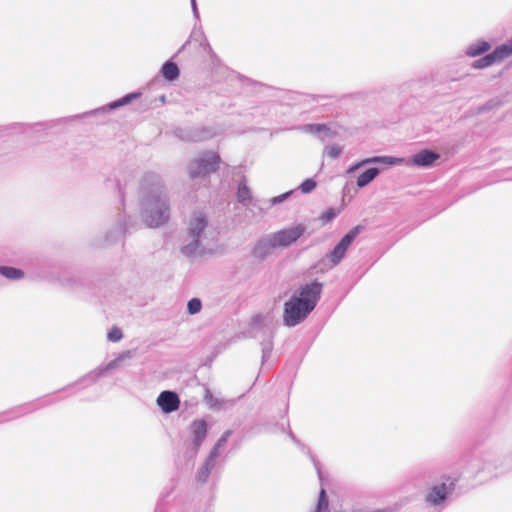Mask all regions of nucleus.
<instances>
[{"label": "nucleus", "mask_w": 512, "mask_h": 512, "mask_svg": "<svg viewBox=\"0 0 512 512\" xmlns=\"http://www.w3.org/2000/svg\"><path fill=\"white\" fill-rule=\"evenodd\" d=\"M322 291V285L317 282L307 284L300 291L299 297H293L285 303L284 320L289 326H295L303 321L315 308Z\"/></svg>", "instance_id": "f257e3e1"}, {"label": "nucleus", "mask_w": 512, "mask_h": 512, "mask_svg": "<svg viewBox=\"0 0 512 512\" xmlns=\"http://www.w3.org/2000/svg\"><path fill=\"white\" fill-rule=\"evenodd\" d=\"M305 232V226L298 224L274 233L268 242H260L255 248L256 255H262L263 248L287 247L299 239Z\"/></svg>", "instance_id": "f03ea898"}, {"label": "nucleus", "mask_w": 512, "mask_h": 512, "mask_svg": "<svg viewBox=\"0 0 512 512\" xmlns=\"http://www.w3.org/2000/svg\"><path fill=\"white\" fill-rule=\"evenodd\" d=\"M220 157L215 152L205 153L202 157L198 158L191 163L190 177L192 179L198 176H205L218 169Z\"/></svg>", "instance_id": "7ed1b4c3"}, {"label": "nucleus", "mask_w": 512, "mask_h": 512, "mask_svg": "<svg viewBox=\"0 0 512 512\" xmlns=\"http://www.w3.org/2000/svg\"><path fill=\"white\" fill-rule=\"evenodd\" d=\"M157 403L165 413H171L178 410L180 399L175 392L163 391L158 396Z\"/></svg>", "instance_id": "20e7f679"}, {"label": "nucleus", "mask_w": 512, "mask_h": 512, "mask_svg": "<svg viewBox=\"0 0 512 512\" xmlns=\"http://www.w3.org/2000/svg\"><path fill=\"white\" fill-rule=\"evenodd\" d=\"M195 450H198L207 435V423L203 419L194 420L190 425Z\"/></svg>", "instance_id": "39448f33"}, {"label": "nucleus", "mask_w": 512, "mask_h": 512, "mask_svg": "<svg viewBox=\"0 0 512 512\" xmlns=\"http://www.w3.org/2000/svg\"><path fill=\"white\" fill-rule=\"evenodd\" d=\"M449 488L445 483L434 485L426 495V502L437 505L446 499Z\"/></svg>", "instance_id": "423d86ee"}, {"label": "nucleus", "mask_w": 512, "mask_h": 512, "mask_svg": "<svg viewBox=\"0 0 512 512\" xmlns=\"http://www.w3.org/2000/svg\"><path fill=\"white\" fill-rule=\"evenodd\" d=\"M437 159H439V154L430 150H422L419 153L413 155L411 162L414 166H430Z\"/></svg>", "instance_id": "0eeeda50"}, {"label": "nucleus", "mask_w": 512, "mask_h": 512, "mask_svg": "<svg viewBox=\"0 0 512 512\" xmlns=\"http://www.w3.org/2000/svg\"><path fill=\"white\" fill-rule=\"evenodd\" d=\"M207 221L202 214L195 213L189 222V233L193 238H198L206 227Z\"/></svg>", "instance_id": "6e6552de"}, {"label": "nucleus", "mask_w": 512, "mask_h": 512, "mask_svg": "<svg viewBox=\"0 0 512 512\" xmlns=\"http://www.w3.org/2000/svg\"><path fill=\"white\" fill-rule=\"evenodd\" d=\"M168 219V207L159 211H150L146 217V222L150 227H157Z\"/></svg>", "instance_id": "1a4fd4ad"}, {"label": "nucleus", "mask_w": 512, "mask_h": 512, "mask_svg": "<svg viewBox=\"0 0 512 512\" xmlns=\"http://www.w3.org/2000/svg\"><path fill=\"white\" fill-rule=\"evenodd\" d=\"M496 62H501L504 59L510 57L512 55V39L507 41L506 43L498 46L493 52H492Z\"/></svg>", "instance_id": "9d476101"}, {"label": "nucleus", "mask_w": 512, "mask_h": 512, "mask_svg": "<svg viewBox=\"0 0 512 512\" xmlns=\"http://www.w3.org/2000/svg\"><path fill=\"white\" fill-rule=\"evenodd\" d=\"M403 160L402 159H399V158H394V157H388V156H384V157H373V158H370V159H366L364 161H362L361 163H358L354 166H352L349 171H354L356 169H358L360 166H362L363 164H366V163H369V162H377V163H385V164H389V165H394V164H398V163H401Z\"/></svg>", "instance_id": "9b49d317"}, {"label": "nucleus", "mask_w": 512, "mask_h": 512, "mask_svg": "<svg viewBox=\"0 0 512 512\" xmlns=\"http://www.w3.org/2000/svg\"><path fill=\"white\" fill-rule=\"evenodd\" d=\"M379 173L377 168H369L363 173H361L357 178V186L362 188L368 185Z\"/></svg>", "instance_id": "f8f14e48"}, {"label": "nucleus", "mask_w": 512, "mask_h": 512, "mask_svg": "<svg viewBox=\"0 0 512 512\" xmlns=\"http://www.w3.org/2000/svg\"><path fill=\"white\" fill-rule=\"evenodd\" d=\"M162 74L167 80L173 81L179 76L178 66L174 62H166L162 67Z\"/></svg>", "instance_id": "ddd939ff"}, {"label": "nucleus", "mask_w": 512, "mask_h": 512, "mask_svg": "<svg viewBox=\"0 0 512 512\" xmlns=\"http://www.w3.org/2000/svg\"><path fill=\"white\" fill-rule=\"evenodd\" d=\"M361 227L356 226L352 228L337 244L341 248L347 251L348 247L351 245L352 241L357 237L360 232Z\"/></svg>", "instance_id": "4468645a"}, {"label": "nucleus", "mask_w": 512, "mask_h": 512, "mask_svg": "<svg viewBox=\"0 0 512 512\" xmlns=\"http://www.w3.org/2000/svg\"><path fill=\"white\" fill-rule=\"evenodd\" d=\"M361 227L356 226L352 228L337 244L341 248L347 251L348 247L351 245L352 241L357 237L360 232Z\"/></svg>", "instance_id": "2eb2a0df"}, {"label": "nucleus", "mask_w": 512, "mask_h": 512, "mask_svg": "<svg viewBox=\"0 0 512 512\" xmlns=\"http://www.w3.org/2000/svg\"><path fill=\"white\" fill-rule=\"evenodd\" d=\"M490 48H491V46L488 42L481 41V42L475 43L469 47L468 55H470L472 57H476V56H479V55L487 52L488 50H490Z\"/></svg>", "instance_id": "dca6fc26"}, {"label": "nucleus", "mask_w": 512, "mask_h": 512, "mask_svg": "<svg viewBox=\"0 0 512 512\" xmlns=\"http://www.w3.org/2000/svg\"><path fill=\"white\" fill-rule=\"evenodd\" d=\"M237 198H238V201L243 204H248L251 202V199H252L251 191L248 188V186L246 185V183L241 182L239 184L238 191H237Z\"/></svg>", "instance_id": "f3484780"}, {"label": "nucleus", "mask_w": 512, "mask_h": 512, "mask_svg": "<svg viewBox=\"0 0 512 512\" xmlns=\"http://www.w3.org/2000/svg\"><path fill=\"white\" fill-rule=\"evenodd\" d=\"M0 273L4 277L12 280L20 279L24 276V272L22 270L7 266H1Z\"/></svg>", "instance_id": "a211bd4d"}, {"label": "nucleus", "mask_w": 512, "mask_h": 512, "mask_svg": "<svg viewBox=\"0 0 512 512\" xmlns=\"http://www.w3.org/2000/svg\"><path fill=\"white\" fill-rule=\"evenodd\" d=\"M329 501L324 489H321L315 512H328Z\"/></svg>", "instance_id": "6ab92c4d"}, {"label": "nucleus", "mask_w": 512, "mask_h": 512, "mask_svg": "<svg viewBox=\"0 0 512 512\" xmlns=\"http://www.w3.org/2000/svg\"><path fill=\"white\" fill-rule=\"evenodd\" d=\"M494 63H497V62H496V60H495V58H494L493 54H492V53H490V54L486 55L485 57H483V58H481V59H479V60L475 61V63H474V65H473V66H474L475 68H479V69H481V68L488 67V66H490V65H492V64H494Z\"/></svg>", "instance_id": "aec40b11"}, {"label": "nucleus", "mask_w": 512, "mask_h": 512, "mask_svg": "<svg viewBox=\"0 0 512 512\" xmlns=\"http://www.w3.org/2000/svg\"><path fill=\"white\" fill-rule=\"evenodd\" d=\"M346 250L336 245L333 251L330 254V259L333 264H338L341 259L344 257Z\"/></svg>", "instance_id": "412c9836"}, {"label": "nucleus", "mask_w": 512, "mask_h": 512, "mask_svg": "<svg viewBox=\"0 0 512 512\" xmlns=\"http://www.w3.org/2000/svg\"><path fill=\"white\" fill-rule=\"evenodd\" d=\"M202 304L198 298H192L187 304V309L190 314H196L201 310Z\"/></svg>", "instance_id": "4be33fe9"}, {"label": "nucleus", "mask_w": 512, "mask_h": 512, "mask_svg": "<svg viewBox=\"0 0 512 512\" xmlns=\"http://www.w3.org/2000/svg\"><path fill=\"white\" fill-rule=\"evenodd\" d=\"M316 181L311 179V178H308L306 179L305 181L302 182V184L300 185V190L302 193H310L311 191H313L315 188H316Z\"/></svg>", "instance_id": "5701e85b"}, {"label": "nucleus", "mask_w": 512, "mask_h": 512, "mask_svg": "<svg viewBox=\"0 0 512 512\" xmlns=\"http://www.w3.org/2000/svg\"><path fill=\"white\" fill-rule=\"evenodd\" d=\"M230 435H231V431L228 430L219 438V440L217 441V443L214 446L213 450L211 451V456H216L217 455V450L225 445V443H226V441H227V439L229 438Z\"/></svg>", "instance_id": "b1692460"}, {"label": "nucleus", "mask_w": 512, "mask_h": 512, "mask_svg": "<svg viewBox=\"0 0 512 512\" xmlns=\"http://www.w3.org/2000/svg\"><path fill=\"white\" fill-rule=\"evenodd\" d=\"M108 339L112 342H118L122 339V331L117 327H112L107 335Z\"/></svg>", "instance_id": "393cba45"}, {"label": "nucleus", "mask_w": 512, "mask_h": 512, "mask_svg": "<svg viewBox=\"0 0 512 512\" xmlns=\"http://www.w3.org/2000/svg\"><path fill=\"white\" fill-rule=\"evenodd\" d=\"M336 216V212L333 208H329L328 210H326L325 212H323L320 216V220L322 221V223H328L330 222L332 219H334Z\"/></svg>", "instance_id": "a878e982"}, {"label": "nucleus", "mask_w": 512, "mask_h": 512, "mask_svg": "<svg viewBox=\"0 0 512 512\" xmlns=\"http://www.w3.org/2000/svg\"><path fill=\"white\" fill-rule=\"evenodd\" d=\"M210 464L207 462L201 469L200 473H199V478L200 480H202L203 482H205L210 474Z\"/></svg>", "instance_id": "bb28decb"}, {"label": "nucleus", "mask_w": 512, "mask_h": 512, "mask_svg": "<svg viewBox=\"0 0 512 512\" xmlns=\"http://www.w3.org/2000/svg\"><path fill=\"white\" fill-rule=\"evenodd\" d=\"M327 154L331 158H336L341 154V148L337 145L328 147Z\"/></svg>", "instance_id": "cd10ccee"}, {"label": "nucleus", "mask_w": 512, "mask_h": 512, "mask_svg": "<svg viewBox=\"0 0 512 512\" xmlns=\"http://www.w3.org/2000/svg\"><path fill=\"white\" fill-rule=\"evenodd\" d=\"M128 102H129V97L127 96V97L123 98V100L121 102H119L118 105L126 104ZM115 106H117V104Z\"/></svg>", "instance_id": "c85d7f7f"}, {"label": "nucleus", "mask_w": 512, "mask_h": 512, "mask_svg": "<svg viewBox=\"0 0 512 512\" xmlns=\"http://www.w3.org/2000/svg\"><path fill=\"white\" fill-rule=\"evenodd\" d=\"M322 128H324V125H320L318 130H321Z\"/></svg>", "instance_id": "c756f323"}]
</instances>
